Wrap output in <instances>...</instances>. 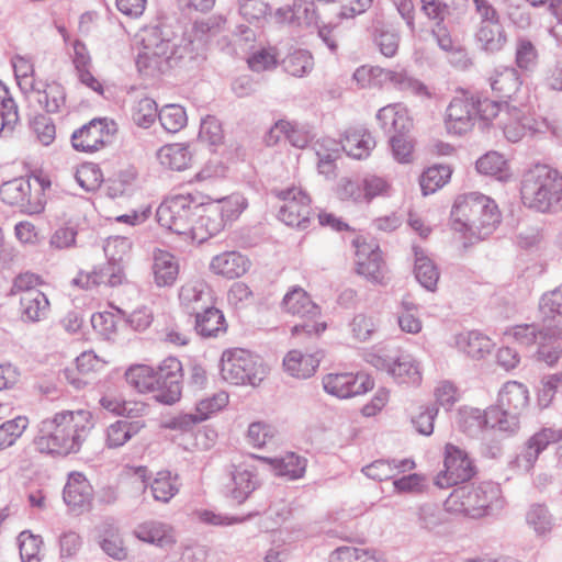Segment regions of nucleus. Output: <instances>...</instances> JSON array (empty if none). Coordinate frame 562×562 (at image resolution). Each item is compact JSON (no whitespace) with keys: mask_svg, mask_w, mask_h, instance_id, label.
Returning <instances> with one entry per match:
<instances>
[{"mask_svg":"<svg viewBox=\"0 0 562 562\" xmlns=\"http://www.w3.org/2000/svg\"><path fill=\"white\" fill-rule=\"evenodd\" d=\"M226 20L209 16L193 23L182 36L164 37L154 31L142 40L143 47L136 58L138 71L147 77L169 71H192L205 61L210 43L222 31Z\"/></svg>","mask_w":562,"mask_h":562,"instance_id":"obj_1","label":"nucleus"},{"mask_svg":"<svg viewBox=\"0 0 562 562\" xmlns=\"http://www.w3.org/2000/svg\"><path fill=\"white\" fill-rule=\"evenodd\" d=\"M451 228L464 236L484 239L501 222L497 205L479 192L459 195L450 213Z\"/></svg>","mask_w":562,"mask_h":562,"instance_id":"obj_2","label":"nucleus"},{"mask_svg":"<svg viewBox=\"0 0 562 562\" xmlns=\"http://www.w3.org/2000/svg\"><path fill=\"white\" fill-rule=\"evenodd\" d=\"M519 192L527 209L555 214L562 210V173L548 165L536 164L524 171Z\"/></svg>","mask_w":562,"mask_h":562,"instance_id":"obj_3","label":"nucleus"},{"mask_svg":"<svg viewBox=\"0 0 562 562\" xmlns=\"http://www.w3.org/2000/svg\"><path fill=\"white\" fill-rule=\"evenodd\" d=\"M541 324H521L514 326L506 335L519 345L530 347L547 339L562 338V285L544 293L539 303Z\"/></svg>","mask_w":562,"mask_h":562,"instance_id":"obj_4","label":"nucleus"},{"mask_svg":"<svg viewBox=\"0 0 562 562\" xmlns=\"http://www.w3.org/2000/svg\"><path fill=\"white\" fill-rule=\"evenodd\" d=\"M501 488L492 482L477 486L470 484L456 487L445 501V509L471 518L494 515L504 506Z\"/></svg>","mask_w":562,"mask_h":562,"instance_id":"obj_5","label":"nucleus"},{"mask_svg":"<svg viewBox=\"0 0 562 562\" xmlns=\"http://www.w3.org/2000/svg\"><path fill=\"white\" fill-rule=\"evenodd\" d=\"M529 403V392L526 385L508 381L498 393L497 405L490 407L484 416L487 427L499 431L514 434L519 428V416Z\"/></svg>","mask_w":562,"mask_h":562,"instance_id":"obj_6","label":"nucleus"},{"mask_svg":"<svg viewBox=\"0 0 562 562\" xmlns=\"http://www.w3.org/2000/svg\"><path fill=\"white\" fill-rule=\"evenodd\" d=\"M376 119L384 133L390 134V145L393 157L401 164L412 159L413 145L405 138L412 127L407 110L400 103L389 104L379 110Z\"/></svg>","mask_w":562,"mask_h":562,"instance_id":"obj_7","label":"nucleus"},{"mask_svg":"<svg viewBox=\"0 0 562 562\" xmlns=\"http://www.w3.org/2000/svg\"><path fill=\"white\" fill-rule=\"evenodd\" d=\"M198 204L190 194H176L166 198L157 207L156 217L161 227L189 240Z\"/></svg>","mask_w":562,"mask_h":562,"instance_id":"obj_8","label":"nucleus"},{"mask_svg":"<svg viewBox=\"0 0 562 562\" xmlns=\"http://www.w3.org/2000/svg\"><path fill=\"white\" fill-rule=\"evenodd\" d=\"M221 375L234 385L249 384L256 386L263 380L265 369L258 356L237 348L223 352Z\"/></svg>","mask_w":562,"mask_h":562,"instance_id":"obj_9","label":"nucleus"},{"mask_svg":"<svg viewBox=\"0 0 562 562\" xmlns=\"http://www.w3.org/2000/svg\"><path fill=\"white\" fill-rule=\"evenodd\" d=\"M282 307L285 312L303 319L302 323L293 326V335L304 333L308 336H318L326 329L325 323L315 321L321 315L319 306L312 301L303 288L299 285L291 288L283 296Z\"/></svg>","mask_w":562,"mask_h":562,"instance_id":"obj_10","label":"nucleus"},{"mask_svg":"<svg viewBox=\"0 0 562 562\" xmlns=\"http://www.w3.org/2000/svg\"><path fill=\"white\" fill-rule=\"evenodd\" d=\"M61 458L80 452L94 428L92 415L88 411H61Z\"/></svg>","mask_w":562,"mask_h":562,"instance_id":"obj_11","label":"nucleus"},{"mask_svg":"<svg viewBox=\"0 0 562 562\" xmlns=\"http://www.w3.org/2000/svg\"><path fill=\"white\" fill-rule=\"evenodd\" d=\"M260 457L251 454L239 464H233L229 471V482L226 484L227 496L238 505L245 503L260 487Z\"/></svg>","mask_w":562,"mask_h":562,"instance_id":"obj_12","label":"nucleus"},{"mask_svg":"<svg viewBox=\"0 0 562 562\" xmlns=\"http://www.w3.org/2000/svg\"><path fill=\"white\" fill-rule=\"evenodd\" d=\"M183 368L181 362L173 357L165 359L156 370L154 398L162 404L172 405L181 397Z\"/></svg>","mask_w":562,"mask_h":562,"instance_id":"obj_13","label":"nucleus"},{"mask_svg":"<svg viewBox=\"0 0 562 562\" xmlns=\"http://www.w3.org/2000/svg\"><path fill=\"white\" fill-rule=\"evenodd\" d=\"M475 473V465L468 453L448 443L445 448L443 470L438 473L435 483L440 488H447L470 481Z\"/></svg>","mask_w":562,"mask_h":562,"instance_id":"obj_14","label":"nucleus"},{"mask_svg":"<svg viewBox=\"0 0 562 562\" xmlns=\"http://www.w3.org/2000/svg\"><path fill=\"white\" fill-rule=\"evenodd\" d=\"M283 202L278 217L288 226L305 229L308 227L312 207L310 196L300 188H288L278 192Z\"/></svg>","mask_w":562,"mask_h":562,"instance_id":"obj_15","label":"nucleus"},{"mask_svg":"<svg viewBox=\"0 0 562 562\" xmlns=\"http://www.w3.org/2000/svg\"><path fill=\"white\" fill-rule=\"evenodd\" d=\"M116 124L106 119H93L71 135L72 147L78 151L93 153L111 143Z\"/></svg>","mask_w":562,"mask_h":562,"instance_id":"obj_16","label":"nucleus"},{"mask_svg":"<svg viewBox=\"0 0 562 562\" xmlns=\"http://www.w3.org/2000/svg\"><path fill=\"white\" fill-rule=\"evenodd\" d=\"M322 384L326 393L338 398L364 394L374 385L373 380L362 372L328 373L323 376Z\"/></svg>","mask_w":562,"mask_h":562,"instance_id":"obj_17","label":"nucleus"},{"mask_svg":"<svg viewBox=\"0 0 562 562\" xmlns=\"http://www.w3.org/2000/svg\"><path fill=\"white\" fill-rule=\"evenodd\" d=\"M553 442H558V454L562 457V430L550 427L541 428L527 440L522 450L517 454L516 465L524 471H530L540 453Z\"/></svg>","mask_w":562,"mask_h":562,"instance_id":"obj_18","label":"nucleus"},{"mask_svg":"<svg viewBox=\"0 0 562 562\" xmlns=\"http://www.w3.org/2000/svg\"><path fill=\"white\" fill-rule=\"evenodd\" d=\"M475 120L474 95L454 97L446 111V127L449 133L462 135L470 131Z\"/></svg>","mask_w":562,"mask_h":562,"instance_id":"obj_19","label":"nucleus"},{"mask_svg":"<svg viewBox=\"0 0 562 562\" xmlns=\"http://www.w3.org/2000/svg\"><path fill=\"white\" fill-rule=\"evenodd\" d=\"M59 418L60 412L38 423L33 443L40 453L61 458L63 425Z\"/></svg>","mask_w":562,"mask_h":562,"instance_id":"obj_20","label":"nucleus"},{"mask_svg":"<svg viewBox=\"0 0 562 562\" xmlns=\"http://www.w3.org/2000/svg\"><path fill=\"white\" fill-rule=\"evenodd\" d=\"M133 535L139 541L164 550L171 549L177 542L175 528L158 519H147L137 524Z\"/></svg>","mask_w":562,"mask_h":562,"instance_id":"obj_21","label":"nucleus"},{"mask_svg":"<svg viewBox=\"0 0 562 562\" xmlns=\"http://www.w3.org/2000/svg\"><path fill=\"white\" fill-rule=\"evenodd\" d=\"M124 279L123 268L121 263L108 259L103 265L95 267L91 272H79L74 278L72 283L89 290L94 286H116L122 284Z\"/></svg>","mask_w":562,"mask_h":562,"instance_id":"obj_22","label":"nucleus"},{"mask_svg":"<svg viewBox=\"0 0 562 562\" xmlns=\"http://www.w3.org/2000/svg\"><path fill=\"white\" fill-rule=\"evenodd\" d=\"M93 490L86 476L80 472H71L63 490V499L74 513L88 510L92 501Z\"/></svg>","mask_w":562,"mask_h":562,"instance_id":"obj_23","label":"nucleus"},{"mask_svg":"<svg viewBox=\"0 0 562 562\" xmlns=\"http://www.w3.org/2000/svg\"><path fill=\"white\" fill-rule=\"evenodd\" d=\"M356 248L357 272L366 278L379 281L382 278L383 259L378 245L361 241L360 237L352 240Z\"/></svg>","mask_w":562,"mask_h":562,"instance_id":"obj_24","label":"nucleus"},{"mask_svg":"<svg viewBox=\"0 0 562 562\" xmlns=\"http://www.w3.org/2000/svg\"><path fill=\"white\" fill-rule=\"evenodd\" d=\"M225 226L224 220L218 215L212 203L205 207L200 205V211L196 212L193 220L189 240L202 244L222 232Z\"/></svg>","mask_w":562,"mask_h":562,"instance_id":"obj_25","label":"nucleus"},{"mask_svg":"<svg viewBox=\"0 0 562 562\" xmlns=\"http://www.w3.org/2000/svg\"><path fill=\"white\" fill-rule=\"evenodd\" d=\"M250 267V261L238 251H225L212 258L210 269L218 276L227 279H236L245 274Z\"/></svg>","mask_w":562,"mask_h":562,"instance_id":"obj_26","label":"nucleus"},{"mask_svg":"<svg viewBox=\"0 0 562 562\" xmlns=\"http://www.w3.org/2000/svg\"><path fill=\"white\" fill-rule=\"evenodd\" d=\"M260 459L262 463L271 467L276 475L291 481L303 477L306 471L307 460L294 452H288L281 458L260 457Z\"/></svg>","mask_w":562,"mask_h":562,"instance_id":"obj_27","label":"nucleus"},{"mask_svg":"<svg viewBox=\"0 0 562 562\" xmlns=\"http://www.w3.org/2000/svg\"><path fill=\"white\" fill-rule=\"evenodd\" d=\"M49 114L59 113L66 105V91L57 81L42 82L33 99Z\"/></svg>","mask_w":562,"mask_h":562,"instance_id":"obj_28","label":"nucleus"},{"mask_svg":"<svg viewBox=\"0 0 562 562\" xmlns=\"http://www.w3.org/2000/svg\"><path fill=\"white\" fill-rule=\"evenodd\" d=\"M181 306L190 315L202 314L204 310H209L210 293L202 282L186 284L179 293Z\"/></svg>","mask_w":562,"mask_h":562,"instance_id":"obj_29","label":"nucleus"},{"mask_svg":"<svg viewBox=\"0 0 562 562\" xmlns=\"http://www.w3.org/2000/svg\"><path fill=\"white\" fill-rule=\"evenodd\" d=\"M474 36L479 47L488 54L501 52L507 44L503 23L477 24Z\"/></svg>","mask_w":562,"mask_h":562,"instance_id":"obj_30","label":"nucleus"},{"mask_svg":"<svg viewBox=\"0 0 562 562\" xmlns=\"http://www.w3.org/2000/svg\"><path fill=\"white\" fill-rule=\"evenodd\" d=\"M257 548L262 550V559L265 562H283L289 557V549L282 531H273L271 533H262L255 538Z\"/></svg>","mask_w":562,"mask_h":562,"instance_id":"obj_31","label":"nucleus"},{"mask_svg":"<svg viewBox=\"0 0 562 562\" xmlns=\"http://www.w3.org/2000/svg\"><path fill=\"white\" fill-rule=\"evenodd\" d=\"M20 312L23 321L40 322L48 315V299L40 290L25 292L20 297Z\"/></svg>","mask_w":562,"mask_h":562,"instance_id":"obj_32","label":"nucleus"},{"mask_svg":"<svg viewBox=\"0 0 562 562\" xmlns=\"http://www.w3.org/2000/svg\"><path fill=\"white\" fill-rule=\"evenodd\" d=\"M490 81L492 90L496 92L499 98H512L522 83L517 68L509 66L495 68Z\"/></svg>","mask_w":562,"mask_h":562,"instance_id":"obj_33","label":"nucleus"},{"mask_svg":"<svg viewBox=\"0 0 562 562\" xmlns=\"http://www.w3.org/2000/svg\"><path fill=\"white\" fill-rule=\"evenodd\" d=\"M415 465L413 460H375L371 464L364 467L362 472L369 479L374 481H386L395 477L400 472L413 469Z\"/></svg>","mask_w":562,"mask_h":562,"instance_id":"obj_34","label":"nucleus"},{"mask_svg":"<svg viewBox=\"0 0 562 562\" xmlns=\"http://www.w3.org/2000/svg\"><path fill=\"white\" fill-rule=\"evenodd\" d=\"M145 427L142 419H119L106 428V446L119 448L136 436Z\"/></svg>","mask_w":562,"mask_h":562,"instance_id":"obj_35","label":"nucleus"},{"mask_svg":"<svg viewBox=\"0 0 562 562\" xmlns=\"http://www.w3.org/2000/svg\"><path fill=\"white\" fill-rule=\"evenodd\" d=\"M390 375L400 384H418L422 381L419 363L409 353L393 357Z\"/></svg>","mask_w":562,"mask_h":562,"instance_id":"obj_36","label":"nucleus"},{"mask_svg":"<svg viewBox=\"0 0 562 562\" xmlns=\"http://www.w3.org/2000/svg\"><path fill=\"white\" fill-rule=\"evenodd\" d=\"M341 144L348 156L362 159L369 156L370 150L375 146V140L367 130L357 128L347 131Z\"/></svg>","mask_w":562,"mask_h":562,"instance_id":"obj_37","label":"nucleus"},{"mask_svg":"<svg viewBox=\"0 0 562 562\" xmlns=\"http://www.w3.org/2000/svg\"><path fill=\"white\" fill-rule=\"evenodd\" d=\"M319 364L318 359L312 355L302 353L299 350H291L283 359L284 370L297 379L312 376Z\"/></svg>","mask_w":562,"mask_h":562,"instance_id":"obj_38","label":"nucleus"},{"mask_svg":"<svg viewBox=\"0 0 562 562\" xmlns=\"http://www.w3.org/2000/svg\"><path fill=\"white\" fill-rule=\"evenodd\" d=\"M153 271L157 285L168 286L173 284L179 273L175 256L164 250L155 252Z\"/></svg>","mask_w":562,"mask_h":562,"instance_id":"obj_39","label":"nucleus"},{"mask_svg":"<svg viewBox=\"0 0 562 562\" xmlns=\"http://www.w3.org/2000/svg\"><path fill=\"white\" fill-rule=\"evenodd\" d=\"M385 83H391L393 88L420 98H429L428 88L418 79L408 75L406 70L385 71Z\"/></svg>","mask_w":562,"mask_h":562,"instance_id":"obj_40","label":"nucleus"},{"mask_svg":"<svg viewBox=\"0 0 562 562\" xmlns=\"http://www.w3.org/2000/svg\"><path fill=\"white\" fill-rule=\"evenodd\" d=\"M0 195L4 203L26 210L30 205L31 184L23 178L14 179L2 186Z\"/></svg>","mask_w":562,"mask_h":562,"instance_id":"obj_41","label":"nucleus"},{"mask_svg":"<svg viewBox=\"0 0 562 562\" xmlns=\"http://www.w3.org/2000/svg\"><path fill=\"white\" fill-rule=\"evenodd\" d=\"M178 475L170 471H160L150 482L149 488L153 498L164 504L169 503L179 492Z\"/></svg>","mask_w":562,"mask_h":562,"instance_id":"obj_42","label":"nucleus"},{"mask_svg":"<svg viewBox=\"0 0 562 562\" xmlns=\"http://www.w3.org/2000/svg\"><path fill=\"white\" fill-rule=\"evenodd\" d=\"M160 164L171 170L181 171L189 167L192 155L184 144H170L158 151Z\"/></svg>","mask_w":562,"mask_h":562,"instance_id":"obj_43","label":"nucleus"},{"mask_svg":"<svg viewBox=\"0 0 562 562\" xmlns=\"http://www.w3.org/2000/svg\"><path fill=\"white\" fill-rule=\"evenodd\" d=\"M195 330L203 337H217L218 334L225 333L226 322L224 314L213 306L204 310L202 314H198L195 317Z\"/></svg>","mask_w":562,"mask_h":562,"instance_id":"obj_44","label":"nucleus"},{"mask_svg":"<svg viewBox=\"0 0 562 562\" xmlns=\"http://www.w3.org/2000/svg\"><path fill=\"white\" fill-rule=\"evenodd\" d=\"M457 346L468 356L472 358H481L485 353L490 352L492 341L482 333L472 330L460 334L457 337Z\"/></svg>","mask_w":562,"mask_h":562,"instance_id":"obj_45","label":"nucleus"},{"mask_svg":"<svg viewBox=\"0 0 562 562\" xmlns=\"http://www.w3.org/2000/svg\"><path fill=\"white\" fill-rule=\"evenodd\" d=\"M414 273L423 288L428 291H435L439 280V271L435 263L417 248H415Z\"/></svg>","mask_w":562,"mask_h":562,"instance_id":"obj_46","label":"nucleus"},{"mask_svg":"<svg viewBox=\"0 0 562 562\" xmlns=\"http://www.w3.org/2000/svg\"><path fill=\"white\" fill-rule=\"evenodd\" d=\"M100 538V546L109 557L116 560L126 558L127 552L123 544V539L113 524L104 522L101 526Z\"/></svg>","mask_w":562,"mask_h":562,"instance_id":"obj_47","label":"nucleus"},{"mask_svg":"<svg viewBox=\"0 0 562 562\" xmlns=\"http://www.w3.org/2000/svg\"><path fill=\"white\" fill-rule=\"evenodd\" d=\"M451 169L447 165L428 167L420 176L419 184L424 195L432 194L443 187L451 177Z\"/></svg>","mask_w":562,"mask_h":562,"instance_id":"obj_48","label":"nucleus"},{"mask_svg":"<svg viewBox=\"0 0 562 562\" xmlns=\"http://www.w3.org/2000/svg\"><path fill=\"white\" fill-rule=\"evenodd\" d=\"M538 49L527 37L519 36L515 42V65L522 71H532L538 64Z\"/></svg>","mask_w":562,"mask_h":562,"instance_id":"obj_49","label":"nucleus"},{"mask_svg":"<svg viewBox=\"0 0 562 562\" xmlns=\"http://www.w3.org/2000/svg\"><path fill=\"white\" fill-rule=\"evenodd\" d=\"M156 370L145 364L131 366L125 372L126 382L139 393H151Z\"/></svg>","mask_w":562,"mask_h":562,"instance_id":"obj_50","label":"nucleus"},{"mask_svg":"<svg viewBox=\"0 0 562 562\" xmlns=\"http://www.w3.org/2000/svg\"><path fill=\"white\" fill-rule=\"evenodd\" d=\"M212 205L224 220V224L227 225L239 217L243 211L247 207V200L243 195L235 193L216 199Z\"/></svg>","mask_w":562,"mask_h":562,"instance_id":"obj_51","label":"nucleus"},{"mask_svg":"<svg viewBox=\"0 0 562 562\" xmlns=\"http://www.w3.org/2000/svg\"><path fill=\"white\" fill-rule=\"evenodd\" d=\"M526 521L538 536L549 533L554 527V518L544 504H532L526 514Z\"/></svg>","mask_w":562,"mask_h":562,"instance_id":"obj_52","label":"nucleus"},{"mask_svg":"<svg viewBox=\"0 0 562 562\" xmlns=\"http://www.w3.org/2000/svg\"><path fill=\"white\" fill-rule=\"evenodd\" d=\"M281 65L286 74L302 78L312 71L314 61L313 56L307 50L297 49L289 54Z\"/></svg>","mask_w":562,"mask_h":562,"instance_id":"obj_53","label":"nucleus"},{"mask_svg":"<svg viewBox=\"0 0 562 562\" xmlns=\"http://www.w3.org/2000/svg\"><path fill=\"white\" fill-rule=\"evenodd\" d=\"M158 120L169 133H177L187 125L188 116L183 106L167 104L159 111Z\"/></svg>","mask_w":562,"mask_h":562,"instance_id":"obj_54","label":"nucleus"},{"mask_svg":"<svg viewBox=\"0 0 562 562\" xmlns=\"http://www.w3.org/2000/svg\"><path fill=\"white\" fill-rule=\"evenodd\" d=\"M158 115L157 103L151 98H143L133 106L132 120L139 127H150L158 119Z\"/></svg>","mask_w":562,"mask_h":562,"instance_id":"obj_55","label":"nucleus"},{"mask_svg":"<svg viewBox=\"0 0 562 562\" xmlns=\"http://www.w3.org/2000/svg\"><path fill=\"white\" fill-rule=\"evenodd\" d=\"M329 562H386L367 550L353 547H340L331 552Z\"/></svg>","mask_w":562,"mask_h":562,"instance_id":"obj_56","label":"nucleus"},{"mask_svg":"<svg viewBox=\"0 0 562 562\" xmlns=\"http://www.w3.org/2000/svg\"><path fill=\"white\" fill-rule=\"evenodd\" d=\"M248 67L255 72L268 71L277 68L278 56L276 48H260L247 58Z\"/></svg>","mask_w":562,"mask_h":562,"instance_id":"obj_57","label":"nucleus"},{"mask_svg":"<svg viewBox=\"0 0 562 562\" xmlns=\"http://www.w3.org/2000/svg\"><path fill=\"white\" fill-rule=\"evenodd\" d=\"M352 337L358 341H367L378 328L374 317L366 314H357L349 323Z\"/></svg>","mask_w":562,"mask_h":562,"instance_id":"obj_58","label":"nucleus"},{"mask_svg":"<svg viewBox=\"0 0 562 562\" xmlns=\"http://www.w3.org/2000/svg\"><path fill=\"white\" fill-rule=\"evenodd\" d=\"M31 128L42 145L49 146L55 140L56 127L50 117L44 114L36 115L31 121Z\"/></svg>","mask_w":562,"mask_h":562,"instance_id":"obj_59","label":"nucleus"},{"mask_svg":"<svg viewBox=\"0 0 562 562\" xmlns=\"http://www.w3.org/2000/svg\"><path fill=\"white\" fill-rule=\"evenodd\" d=\"M101 170L92 164L82 165L77 169L75 178L77 183L87 192L94 191L101 182Z\"/></svg>","mask_w":562,"mask_h":562,"instance_id":"obj_60","label":"nucleus"},{"mask_svg":"<svg viewBox=\"0 0 562 562\" xmlns=\"http://www.w3.org/2000/svg\"><path fill=\"white\" fill-rule=\"evenodd\" d=\"M228 402V396L225 393L214 394L212 397L200 400L196 405L194 413L201 423L210 418V416L220 409H222Z\"/></svg>","mask_w":562,"mask_h":562,"instance_id":"obj_61","label":"nucleus"},{"mask_svg":"<svg viewBox=\"0 0 562 562\" xmlns=\"http://www.w3.org/2000/svg\"><path fill=\"white\" fill-rule=\"evenodd\" d=\"M362 184L366 193V202H370L378 196L389 195L391 189L387 180L376 175H366L362 178Z\"/></svg>","mask_w":562,"mask_h":562,"instance_id":"obj_62","label":"nucleus"},{"mask_svg":"<svg viewBox=\"0 0 562 562\" xmlns=\"http://www.w3.org/2000/svg\"><path fill=\"white\" fill-rule=\"evenodd\" d=\"M437 414L438 408L435 405L422 406L419 413L412 417V423L416 431L424 436L431 435Z\"/></svg>","mask_w":562,"mask_h":562,"instance_id":"obj_63","label":"nucleus"},{"mask_svg":"<svg viewBox=\"0 0 562 562\" xmlns=\"http://www.w3.org/2000/svg\"><path fill=\"white\" fill-rule=\"evenodd\" d=\"M20 557L23 562H38L40 540L37 537L23 531L19 537Z\"/></svg>","mask_w":562,"mask_h":562,"instance_id":"obj_64","label":"nucleus"}]
</instances>
